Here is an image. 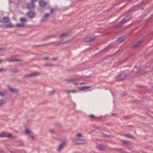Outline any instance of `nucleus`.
Segmentation results:
<instances>
[{"label": "nucleus", "instance_id": "37", "mask_svg": "<svg viewBox=\"0 0 153 153\" xmlns=\"http://www.w3.org/2000/svg\"><path fill=\"white\" fill-rule=\"evenodd\" d=\"M50 131L51 132H52V133H53V130H50Z\"/></svg>", "mask_w": 153, "mask_h": 153}, {"label": "nucleus", "instance_id": "45", "mask_svg": "<svg viewBox=\"0 0 153 153\" xmlns=\"http://www.w3.org/2000/svg\"><path fill=\"white\" fill-rule=\"evenodd\" d=\"M2 61V60L0 59V62H1Z\"/></svg>", "mask_w": 153, "mask_h": 153}, {"label": "nucleus", "instance_id": "17", "mask_svg": "<svg viewBox=\"0 0 153 153\" xmlns=\"http://www.w3.org/2000/svg\"><path fill=\"white\" fill-rule=\"evenodd\" d=\"M97 148L100 150H103L104 149L105 147L103 145H100L98 146Z\"/></svg>", "mask_w": 153, "mask_h": 153}, {"label": "nucleus", "instance_id": "43", "mask_svg": "<svg viewBox=\"0 0 153 153\" xmlns=\"http://www.w3.org/2000/svg\"><path fill=\"white\" fill-rule=\"evenodd\" d=\"M112 94L113 96H114V95L113 93H112Z\"/></svg>", "mask_w": 153, "mask_h": 153}, {"label": "nucleus", "instance_id": "34", "mask_svg": "<svg viewBox=\"0 0 153 153\" xmlns=\"http://www.w3.org/2000/svg\"><path fill=\"white\" fill-rule=\"evenodd\" d=\"M90 117L94 118L95 117V116L93 115H91L90 116Z\"/></svg>", "mask_w": 153, "mask_h": 153}, {"label": "nucleus", "instance_id": "28", "mask_svg": "<svg viewBox=\"0 0 153 153\" xmlns=\"http://www.w3.org/2000/svg\"><path fill=\"white\" fill-rule=\"evenodd\" d=\"M67 33H63L60 35V36L61 37H62L63 36H65L67 35Z\"/></svg>", "mask_w": 153, "mask_h": 153}, {"label": "nucleus", "instance_id": "27", "mask_svg": "<svg viewBox=\"0 0 153 153\" xmlns=\"http://www.w3.org/2000/svg\"><path fill=\"white\" fill-rule=\"evenodd\" d=\"M89 87H87V86H85L82 87L80 89L81 90H83V89H85V88H89Z\"/></svg>", "mask_w": 153, "mask_h": 153}, {"label": "nucleus", "instance_id": "19", "mask_svg": "<svg viewBox=\"0 0 153 153\" xmlns=\"http://www.w3.org/2000/svg\"><path fill=\"white\" fill-rule=\"evenodd\" d=\"M65 143H62L61 144L59 145L58 148L57 149V150L58 151H59L60 149L62 148V147L64 145Z\"/></svg>", "mask_w": 153, "mask_h": 153}, {"label": "nucleus", "instance_id": "11", "mask_svg": "<svg viewBox=\"0 0 153 153\" xmlns=\"http://www.w3.org/2000/svg\"><path fill=\"white\" fill-rule=\"evenodd\" d=\"M126 76V75L125 74H120L118 76V79L119 80H122L125 78Z\"/></svg>", "mask_w": 153, "mask_h": 153}, {"label": "nucleus", "instance_id": "4", "mask_svg": "<svg viewBox=\"0 0 153 153\" xmlns=\"http://www.w3.org/2000/svg\"><path fill=\"white\" fill-rule=\"evenodd\" d=\"M131 17V15H128L126 16L121 21V22L120 24L119 25L117 26V27H119L122 26V25L126 22V21L128 20Z\"/></svg>", "mask_w": 153, "mask_h": 153}, {"label": "nucleus", "instance_id": "23", "mask_svg": "<svg viewBox=\"0 0 153 153\" xmlns=\"http://www.w3.org/2000/svg\"><path fill=\"white\" fill-rule=\"evenodd\" d=\"M19 61V60L16 59H13L9 60H8V62H13V61Z\"/></svg>", "mask_w": 153, "mask_h": 153}, {"label": "nucleus", "instance_id": "36", "mask_svg": "<svg viewBox=\"0 0 153 153\" xmlns=\"http://www.w3.org/2000/svg\"><path fill=\"white\" fill-rule=\"evenodd\" d=\"M56 58H53L52 59V60H56Z\"/></svg>", "mask_w": 153, "mask_h": 153}, {"label": "nucleus", "instance_id": "9", "mask_svg": "<svg viewBox=\"0 0 153 153\" xmlns=\"http://www.w3.org/2000/svg\"><path fill=\"white\" fill-rule=\"evenodd\" d=\"M47 4V3L42 0L39 1V4L40 6L44 7Z\"/></svg>", "mask_w": 153, "mask_h": 153}, {"label": "nucleus", "instance_id": "33", "mask_svg": "<svg viewBox=\"0 0 153 153\" xmlns=\"http://www.w3.org/2000/svg\"><path fill=\"white\" fill-rule=\"evenodd\" d=\"M53 10L52 9H51V14H52L53 13Z\"/></svg>", "mask_w": 153, "mask_h": 153}, {"label": "nucleus", "instance_id": "7", "mask_svg": "<svg viewBox=\"0 0 153 153\" xmlns=\"http://www.w3.org/2000/svg\"><path fill=\"white\" fill-rule=\"evenodd\" d=\"M49 16V14L47 13L45 14L42 17V19L41 20V22H43L46 21L48 18Z\"/></svg>", "mask_w": 153, "mask_h": 153}, {"label": "nucleus", "instance_id": "20", "mask_svg": "<svg viewBox=\"0 0 153 153\" xmlns=\"http://www.w3.org/2000/svg\"><path fill=\"white\" fill-rule=\"evenodd\" d=\"M20 22H26L27 21L26 19L24 18H21L20 19Z\"/></svg>", "mask_w": 153, "mask_h": 153}, {"label": "nucleus", "instance_id": "22", "mask_svg": "<svg viewBox=\"0 0 153 153\" xmlns=\"http://www.w3.org/2000/svg\"><path fill=\"white\" fill-rule=\"evenodd\" d=\"M16 26L18 27H24V24L23 23H22V24H17L16 25Z\"/></svg>", "mask_w": 153, "mask_h": 153}, {"label": "nucleus", "instance_id": "15", "mask_svg": "<svg viewBox=\"0 0 153 153\" xmlns=\"http://www.w3.org/2000/svg\"><path fill=\"white\" fill-rule=\"evenodd\" d=\"M143 41L142 40H141L137 43L135 44L133 46L134 48H135L137 47L138 46L140 45V44L142 43V42Z\"/></svg>", "mask_w": 153, "mask_h": 153}, {"label": "nucleus", "instance_id": "32", "mask_svg": "<svg viewBox=\"0 0 153 153\" xmlns=\"http://www.w3.org/2000/svg\"><path fill=\"white\" fill-rule=\"evenodd\" d=\"M4 70V69L2 68H0V72H2Z\"/></svg>", "mask_w": 153, "mask_h": 153}, {"label": "nucleus", "instance_id": "35", "mask_svg": "<svg viewBox=\"0 0 153 153\" xmlns=\"http://www.w3.org/2000/svg\"><path fill=\"white\" fill-rule=\"evenodd\" d=\"M55 92V91L54 90H53L51 92H50V94H51L53 93H54Z\"/></svg>", "mask_w": 153, "mask_h": 153}, {"label": "nucleus", "instance_id": "3", "mask_svg": "<svg viewBox=\"0 0 153 153\" xmlns=\"http://www.w3.org/2000/svg\"><path fill=\"white\" fill-rule=\"evenodd\" d=\"M32 2L28 3L27 5V7L30 10L33 9L35 7V2L37 0H31Z\"/></svg>", "mask_w": 153, "mask_h": 153}, {"label": "nucleus", "instance_id": "29", "mask_svg": "<svg viewBox=\"0 0 153 153\" xmlns=\"http://www.w3.org/2000/svg\"><path fill=\"white\" fill-rule=\"evenodd\" d=\"M51 65H52L51 64H45V66H51Z\"/></svg>", "mask_w": 153, "mask_h": 153}, {"label": "nucleus", "instance_id": "26", "mask_svg": "<svg viewBox=\"0 0 153 153\" xmlns=\"http://www.w3.org/2000/svg\"><path fill=\"white\" fill-rule=\"evenodd\" d=\"M4 102L2 100H0V106L3 105L4 104Z\"/></svg>", "mask_w": 153, "mask_h": 153}, {"label": "nucleus", "instance_id": "12", "mask_svg": "<svg viewBox=\"0 0 153 153\" xmlns=\"http://www.w3.org/2000/svg\"><path fill=\"white\" fill-rule=\"evenodd\" d=\"M124 38L123 37H120L115 42L119 44L123 42L124 40Z\"/></svg>", "mask_w": 153, "mask_h": 153}, {"label": "nucleus", "instance_id": "8", "mask_svg": "<svg viewBox=\"0 0 153 153\" xmlns=\"http://www.w3.org/2000/svg\"><path fill=\"white\" fill-rule=\"evenodd\" d=\"M35 15L34 13L30 11L27 13V15L30 18H33L34 17Z\"/></svg>", "mask_w": 153, "mask_h": 153}, {"label": "nucleus", "instance_id": "24", "mask_svg": "<svg viewBox=\"0 0 153 153\" xmlns=\"http://www.w3.org/2000/svg\"><path fill=\"white\" fill-rule=\"evenodd\" d=\"M12 71L13 73H17L19 72V71L16 68L13 69Z\"/></svg>", "mask_w": 153, "mask_h": 153}, {"label": "nucleus", "instance_id": "5", "mask_svg": "<svg viewBox=\"0 0 153 153\" xmlns=\"http://www.w3.org/2000/svg\"><path fill=\"white\" fill-rule=\"evenodd\" d=\"M40 73L37 72H35L31 73L29 74L25 75V77H31L39 75Z\"/></svg>", "mask_w": 153, "mask_h": 153}, {"label": "nucleus", "instance_id": "25", "mask_svg": "<svg viewBox=\"0 0 153 153\" xmlns=\"http://www.w3.org/2000/svg\"><path fill=\"white\" fill-rule=\"evenodd\" d=\"M5 94V93L4 92H0V95L2 97L4 96Z\"/></svg>", "mask_w": 153, "mask_h": 153}, {"label": "nucleus", "instance_id": "46", "mask_svg": "<svg viewBox=\"0 0 153 153\" xmlns=\"http://www.w3.org/2000/svg\"><path fill=\"white\" fill-rule=\"evenodd\" d=\"M1 50V49L0 48V50Z\"/></svg>", "mask_w": 153, "mask_h": 153}, {"label": "nucleus", "instance_id": "13", "mask_svg": "<svg viewBox=\"0 0 153 153\" xmlns=\"http://www.w3.org/2000/svg\"><path fill=\"white\" fill-rule=\"evenodd\" d=\"M14 25L11 23H7L6 25V27L7 28H12L14 27Z\"/></svg>", "mask_w": 153, "mask_h": 153}, {"label": "nucleus", "instance_id": "30", "mask_svg": "<svg viewBox=\"0 0 153 153\" xmlns=\"http://www.w3.org/2000/svg\"><path fill=\"white\" fill-rule=\"evenodd\" d=\"M67 92H75V91L73 90H71V91H68Z\"/></svg>", "mask_w": 153, "mask_h": 153}, {"label": "nucleus", "instance_id": "18", "mask_svg": "<svg viewBox=\"0 0 153 153\" xmlns=\"http://www.w3.org/2000/svg\"><path fill=\"white\" fill-rule=\"evenodd\" d=\"M124 136H125L126 137L129 138H134V137L133 136H132L130 134H125L124 135Z\"/></svg>", "mask_w": 153, "mask_h": 153}, {"label": "nucleus", "instance_id": "44", "mask_svg": "<svg viewBox=\"0 0 153 153\" xmlns=\"http://www.w3.org/2000/svg\"><path fill=\"white\" fill-rule=\"evenodd\" d=\"M16 133H17L18 132V131H16Z\"/></svg>", "mask_w": 153, "mask_h": 153}, {"label": "nucleus", "instance_id": "39", "mask_svg": "<svg viewBox=\"0 0 153 153\" xmlns=\"http://www.w3.org/2000/svg\"><path fill=\"white\" fill-rule=\"evenodd\" d=\"M93 131H94V130H92V131H90V132H89V134H91L92 132H93Z\"/></svg>", "mask_w": 153, "mask_h": 153}, {"label": "nucleus", "instance_id": "1", "mask_svg": "<svg viewBox=\"0 0 153 153\" xmlns=\"http://www.w3.org/2000/svg\"><path fill=\"white\" fill-rule=\"evenodd\" d=\"M81 136L82 134L80 133H79L76 135L75 141L76 144H81L84 143V141L80 139V137Z\"/></svg>", "mask_w": 153, "mask_h": 153}, {"label": "nucleus", "instance_id": "21", "mask_svg": "<svg viewBox=\"0 0 153 153\" xmlns=\"http://www.w3.org/2000/svg\"><path fill=\"white\" fill-rule=\"evenodd\" d=\"M66 81H67V82H72V83H73L74 84H76L75 83V82H74V79H67V80H66Z\"/></svg>", "mask_w": 153, "mask_h": 153}, {"label": "nucleus", "instance_id": "38", "mask_svg": "<svg viewBox=\"0 0 153 153\" xmlns=\"http://www.w3.org/2000/svg\"><path fill=\"white\" fill-rule=\"evenodd\" d=\"M44 59H48V57H46L44 58Z\"/></svg>", "mask_w": 153, "mask_h": 153}, {"label": "nucleus", "instance_id": "41", "mask_svg": "<svg viewBox=\"0 0 153 153\" xmlns=\"http://www.w3.org/2000/svg\"><path fill=\"white\" fill-rule=\"evenodd\" d=\"M112 115H116V114H112Z\"/></svg>", "mask_w": 153, "mask_h": 153}, {"label": "nucleus", "instance_id": "10", "mask_svg": "<svg viewBox=\"0 0 153 153\" xmlns=\"http://www.w3.org/2000/svg\"><path fill=\"white\" fill-rule=\"evenodd\" d=\"M9 21V19L7 17H4L3 18L2 22L4 23H6Z\"/></svg>", "mask_w": 153, "mask_h": 153}, {"label": "nucleus", "instance_id": "31", "mask_svg": "<svg viewBox=\"0 0 153 153\" xmlns=\"http://www.w3.org/2000/svg\"><path fill=\"white\" fill-rule=\"evenodd\" d=\"M12 136V134H7V137H10Z\"/></svg>", "mask_w": 153, "mask_h": 153}, {"label": "nucleus", "instance_id": "42", "mask_svg": "<svg viewBox=\"0 0 153 153\" xmlns=\"http://www.w3.org/2000/svg\"><path fill=\"white\" fill-rule=\"evenodd\" d=\"M103 135H104L105 136H107V137L109 136H107V135H105V134H103Z\"/></svg>", "mask_w": 153, "mask_h": 153}, {"label": "nucleus", "instance_id": "2", "mask_svg": "<svg viewBox=\"0 0 153 153\" xmlns=\"http://www.w3.org/2000/svg\"><path fill=\"white\" fill-rule=\"evenodd\" d=\"M25 133L28 134V138L30 139L33 140L34 137L33 136V134L29 129H26L25 130Z\"/></svg>", "mask_w": 153, "mask_h": 153}, {"label": "nucleus", "instance_id": "6", "mask_svg": "<svg viewBox=\"0 0 153 153\" xmlns=\"http://www.w3.org/2000/svg\"><path fill=\"white\" fill-rule=\"evenodd\" d=\"M94 39V36H88L84 40L85 42H88L92 41Z\"/></svg>", "mask_w": 153, "mask_h": 153}, {"label": "nucleus", "instance_id": "14", "mask_svg": "<svg viewBox=\"0 0 153 153\" xmlns=\"http://www.w3.org/2000/svg\"><path fill=\"white\" fill-rule=\"evenodd\" d=\"M9 89L10 91L13 93H17L18 91V90L17 89L9 88Z\"/></svg>", "mask_w": 153, "mask_h": 153}, {"label": "nucleus", "instance_id": "16", "mask_svg": "<svg viewBox=\"0 0 153 153\" xmlns=\"http://www.w3.org/2000/svg\"><path fill=\"white\" fill-rule=\"evenodd\" d=\"M7 136V134L6 132H2L0 134V137H6Z\"/></svg>", "mask_w": 153, "mask_h": 153}, {"label": "nucleus", "instance_id": "40", "mask_svg": "<svg viewBox=\"0 0 153 153\" xmlns=\"http://www.w3.org/2000/svg\"><path fill=\"white\" fill-rule=\"evenodd\" d=\"M22 152L23 153H25V151H22Z\"/></svg>", "mask_w": 153, "mask_h": 153}]
</instances>
